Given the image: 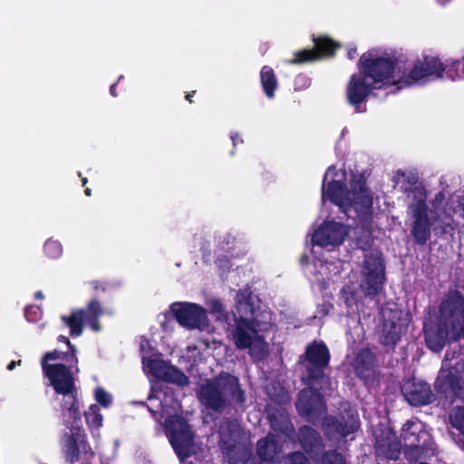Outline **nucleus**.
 I'll return each mask as SVG.
<instances>
[{
    "mask_svg": "<svg viewBox=\"0 0 464 464\" xmlns=\"http://www.w3.org/2000/svg\"><path fill=\"white\" fill-rule=\"evenodd\" d=\"M330 309H331V305L329 304H324L323 308L317 312L315 316L322 317V316L327 314L329 313Z\"/></svg>",
    "mask_w": 464,
    "mask_h": 464,
    "instance_id": "obj_38",
    "label": "nucleus"
},
{
    "mask_svg": "<svg viewBox=\"0 0 464 464\" xmlns=\"http://www.w3.org/2000/svg\"><path fill=\"white\" fill-rule=\"evenodd\" d=\"M426 432L422 431V425L419 421H407L401 430V437L404 440L405 447L413 448L417 451L420 449V441L426 436Z\"/></svg>",
    "mask_w": 464,
    "mask_h": 464,
    "instance_id": "obj_22",
    "label": "nucleus"
},
{
    "mask_svg": "<svg viewBox=\"0 0 464 464\" xmlns=\"http://www.w3.org/2000/svg\"><path fill=\"white\" fill-rule=\"evenodd\" d=\"M464 375V363L461 362V356L446 355L442 362L441 369L436 381V386L441 392L452 391L457 393L459 388V382L463 380Z\"/></svg>",
    "mask_w": 464,
    "mask_h": 464,
    "instance_id": "obj_16",
    "label": "nucleus"
},
{
    "mask_svg": "<svg viewBox=\"0 0 464 464\" xmlns=\"http://www.w3.org/2000/svg\"><path fill=\"white\" fill-rule=\"evenodd\" d=\"M314 50H303L295 53L293 63L311 62L333 55L338 44L326 37H319L314 40Z\"/></svg>",
    "mask_w": 464,
    "mask_h": 464,
    "instance_id": "obj_20",
    "label": "nucleus"
},
{
    "mask_svg": "<svg viewBox=\"0 0 464 464\" xmlns=\"http://www.w3.org/2000/svg\"><path fill=\"white\" fill-rule=\"evenodd\" d=\"M150 411L157 418L164 419L169 442L180 459L189 457L195 452L193 434L178 412L180 410L179 401L173 396L169 387L152 388V394L149 396Z\"/></svg>",
    "mask_w": 464,
    "mask_h": 464,
    "instance_id": "obj_5",
    "label": "nucleus"
},
{
    "mask_svg": "<svg viewBox=\"0 0 464 464\" xmlns=\"http://www.w3.org/2000/svg\"><path fill=\"white\" fill-rule=\"evenodd\" d=\"M42 312L39 306L28 305L24 309V317L30 323H34L41 318Z\"/></svg>",
    "mask_w": 464,
    "mask_h": 464,
    "instance_id": "obj_33",
    "label": "nucleus"
},
{
    "mask_svg": "<svg viewBox=\"0 0 464 464\" xmlns=\"http://www.w3.org/2000/svg\"><path fill=\"white\" fill-rule=\"evenodd\" d=\"M260 81L266 95L270 99L273 98L277 88V79L274 70L269 66H264L260 72Z\"/></svg>",
    "mask_w": 464,
    "mask_h": 464,
    "instance_id": "obj_25",
    "label": "nucleus"
},
{
    "mask_svg": "<svg viewBox=\"0 0 464 464\" xmlns=\"http://www.w3.org/2000/svg\"><path fill=\"white\" fill-rule=\"evenodd\" d=\"M373 353L365 349L357 354L353 362V367L360 377L368 378L373 372Z\"/></svg>",
    "mask_w": 464,
    "mask_h": 464,
    "instance_id": "obj_23",
    "label": "nucleus"
},
{
    "mask_svg": "<svg viewBox=\"0 0 464 464\" xmlns=\"http://www.w3.org/2000/svg\"><path fill=\"white\" fill-rule=\"evenodd\" d=\"M285 430H287V425H288V422L286 420H285Z\"/></svg>",
    "mask_w": 464,
    "mask_h": 464,
    "instance_id": "obj_53",
    "label": "nucleus"
},
{
    "mask_svg": "<svg viewBox=\"0 0 464 464\" xmlns=\"http://www.w3.org/2000/svg\"><path fill=\"white\" fill-rule=\"evenodd\" d=\"M78 359L75 351L62 353L53 351L47 353L42 359L44 375L56 393L62 396L61 407L63 421L73 425L80 420V411L74 385V375L78 372Z\"/></svg>",
    "mask_w": 464,
    "mask_h": 464,
    "instance_id": "obj_4",
    "label": "nucleus"
},
{
    "mask_svg": "<svg viewBox=\"0 0 464 464\" xmlns=\"http://www.w3.org/2000/svg\"><path fill=\"white\" fill-rule=\"evenodd\" d=\"M356 55V49L355 48H352L348 51V57L350 59H353Z\"/></svg>",
    "mask_w": 464,
    "mask_h": 464,
    "instance_id": "obj_43",
    "label": "nucleus"
},
{
    "mask_svg": "<svg viewBox=\"0 0 464 464\" xmlns=\"http://www.w3.org/2000/svg\"><path fill=\"white\" fill-rule=\"evenodd\" d=\"M402 392L407 401L414 406L425 405L433 400L430 386L420 381L410 380L405 382L402 385Z\"/></svg>",
    "mask_w": 464,
    "mask_h": 464,
    "instance_id": "obj_19",
    "label": "nucleus"
},
{
    "mask_svg": "<svg viewBox=\"0 0 464 464\" xmlns=\"http://www.w3.org/2000/svg\"><path fill=\"white\" fill-rule=\"evenodd\" d=\"M289 464H308L306 458L302 453H295L288 459Z\"/></svg>",
    "mask_w": 464,
    "mask_h": 464,
    "instance_id": "obj_37",
    "label": "nucleus"
},
{
    "mask_svg": "<svg viewBox=\"0 0 464 464\" xmlns=\"http://www.w3.org/2000/svg\"><path fill=\"white\" fill-rule=\"evenodd\" d=\"M63 450L66 459L71 461L90 460L94 453L86 441V434L81 429L72 430L70 434L63 438Z\"/></svg>",
    "mask_w": 464,
    "mask_h": 464,
    "instance_id": "obj_17",
    "label": "nucleus"
},
{
    "mask_svg": "<svg viewBox=\"0 0 464 464\" xmlns=\"http://www.w3.org/2000/svg\"><path fill=\"white\" fill-rule=\"evenodd\" d=\"M329 199L349 218L366 221L372 213V194L365 184L362 173L337 170L334 166L327 169L322 187L323 203Z\"/></svg>",
    "mask_w": 464,
    "mask_h": 464,
    "instance_id": "obj_3",
    "label": "nucleus"
},
{
    "mask_svg": "<svg viewBox=\"0 0 464 464\" xmlns=\"http://www.w3.org/2000/svg\"><path fill=\"white\" fill-rule=\"evenodd\" d=\"M323 464H345L342 455L332 452L324 456Z\"/></svg>",
    "mask_w": 464,
    "mask_h": 464,
    "instance_id": "obj_34",
    "label": "nucleus"
},
{
    "mask_svg": "<svg viewBox=\"0 0 464 464\" xmlns=\"http://www.w3.org/2000/svg\"><path fill=\"white\" fill-rule=\"evenodd\" d=\"M258 298L248 289L240 290L236 297L234 325L230 336L237 349L247 350L255 361L269 354L266 334L271 328V314L260 309Z\"/></svg>",
    "mask_w": 464,
    "mask_h": 464,
    "instance_id": "obj_2",
    "label": "nucleus"
},
{
    "mask_svg": "<svg viewBox=\"0 0 464 464\" xmlns=\"http://www.w3.org/2000/svg\"><path fill=\"white\" fill-rule=\"evenodd\" d=\"M110 92H111L112 96H116V93H115V84L111 86Z\"/></svg>",
    "mask_w": 464,
    "mask_h": 464,
    "instance_id": "obj_47",
    "label": "nucleus"
},
{
    "mask_svg": "<svg viewBox=\"0 0 464 464\" xmlns=\"http://www.w3.org/2000/svg\"><path fill=\"white\" fill-rule=\"evenodd\" d=\"M43 251L49 259H58L62 256L63 248L57 239L48 238L43 246Z\"/></svg>",
    "mask_w": 464,
    "mask_h": 464,
    "instance_id": "obj_28",
    "label": "nucleus"
},
{
    "mask_svg": "<svg viewBox=\"0 0 464 464\" xmlns=\"http://www.w3.org/2000/svg\"><path fill=\"white\" fill-rule=\"evenodd\" d=\"M35 297L37 299H43L44 298V295H43V293L41 291H38V292L35 293Z\"/></svg>",
    "mask_w": 464,
    "mask_h": 464,
    "instance_id": "obj_46",
    "label": "nucleus"
},
{
    "mask_svg": "<svg viewBox=\"0 0 464 464\" xmlns=\"http://www.w3.org/2000/svg\"><path fill=\"white\" fill-rule=\"evenodd\" d=\"M85 194H86V196H90L91 195V189L90 188H86L85 189Z\"/></svg>",
    "mask_w": 464,
    "mask_h": 464,
    "instance_id": "obj_50",
    "label": "nucleus"
},
{
    "mask_svg": "<svg viewBox=\"0 0 464 464\" xmlns=\"http://www.w3.org/2000/svg\"><path fill=\"white\" fill-rule=\"evenodd\" d=\"M17 363H20V361L17 362ZM16 365V362H11L8 365H7V369L9 371H12Z\"/></svg>",
    "mask_w": 464,
    "mask_h": 464,
    "instance_id": "obj_45",
    "label": "nucleus"
},
{
    "mask_svg": "<svg viewBox=\"0 0 464 464\" xmlns=\"http://www.w3.org/2000/svg\"><path fill=\"white\" fill-rule=\"evenodd\" d=\"M152 347L147 340L140 342L143 371L146 375L174 383L178 386L188 384V378L177 367L163 361L160 354L151 352Z\"/></svg>",
    "mask_w": 464,
    "mask_h": 464,
    "instance_id": "obj_10",
    "label": "nucleus"
},
{
    "mask_svg": "<svg viewBox=\"0 0 464 464\" xmlns=\"http://www.w3.org/2000/svg\"><path fill=\"white\" fill-rule=\"evenodd\" d=\"M104 313L97 300L88 303L85 309L73 310L72 313L61 317L65 326L69 327L72 336H79L82 333L83 324L88 325L92 331H100L101 325L98 322L100 316Z\"/></svg>",
    "mask_w": 464,
    "mask_h": 464,
    "instance_id": "obj_11",
    "label": "nucleus"
},
{
    "mask_svg": "<svg viewBox=\"0 0 464 464\" xmlns=\"http://www.w3.org/2000/svg\"><path fill=\"white\" fill-rule=\"evenodd\" d=\"M403 312L397 308L383 307L382 309V343L385 345L394 344L405 327Z\"/></svg>",
    "mask_w": 464,
    "mask_h": 464,
    "instance_id": "obj_18",
    "label": "nucleus"
},
{
    "mask_svg": "<svg viewBox=\"0 0 464 464\" xmlns=\"http://www.w3.org/2000/svg\"><path fill=\"white\" fill-rule=\"evenodd\" d=\"M95 401L103 408H109L112 403V395L102 387H97L93 392Z\"/></svg>",
    "mask_w": 464,
    "mask_h": 464,
    "instance_id": "obj_32",
    "label": "nucleus"
},
{
    "mask_svg": "<svg viewBox=\"0 0 464 464\" xmlns=\"http://www.w3.org/2000/svg\"><path fill=\"white\" fill-rule=\"evenodd\" d=\"M374 432L376 440V450L380 455H383L391 459H397L401 452V444L397 440L392 430H385Z\"/></svg>",
    "mask_w": 464,
    "mask_h": 464,
    "instance_id": "obj_21",
    "label": "nucleus"
},
{
    "mask_svg": "<svg viewBox=\"0 0 464 464\" xmlns=\"http://www.w3.org/2000/svg\"><path fill=\"white\" fill-rule=\"evenodd\" d=\"M447 76L449 78H450L451 80H456V79L461 78V75L459 73H458V72L452 73L450 69L448 70Z\"/></svg>",
    "mask_w": 464,
    "mask_h": 464,
    "instance_id": "obj_40",
    "label": "nucleus"
},
{
    "mask_svg": "<svg viewBox=\"0 0 464 464\" xmlns=\"http://www.w3.org/2000/svg\"><path fill=\"white\" fill-rule=\"evenodd\" d=\"M84 416L86 423L91 430H99L102 426L103 417L97 404H91Z\"/></svg>",
    "mask_w": 464,
    "mask_h": 464,
    "instance_id": "obj_27",
    "label": "nucleus"
},
{
    "mask_svg": "<svg viewBox=\"0 0 464 464\" xmlns=\"http://www.w3.org/2000/svg\"><path fill=\"white\" fill-rule=\"evenodd\" d=\"M334 427L341 436L346 437L358 429V427H359L358 416L353 413H351L349 415V421L347 424L343 425L342 423H337V424L334 423Z\"/></svg>",
    "mask_w": 464,
    "mask_h": 464,
    "instance_id": "obj_29",
    "label": "nucleus"
},
{
    "mask_svg": "<svg viewBox=\"0 0 464 464\" xmlns=\"http://www.w3.org/2000/svg\"><path fill=\"white\" fill-rule=\"evenodd\" d=\"M210 310L212 314H216L218 315V319H220L223 316L225 319H227V316L224 314L223 304L218 300H214L211 302Z\"/></svg>",
    "mask_w": 464,
    "mask_h": 464,
    "instance_id": "obj_35",
    "label": "nucleus"
},
{
    "mask_svg": "<svg viewBox=\"0 0 464 464\" xmlns=\"http://www.w3.org/2000/svg\"><path fill=\"white\" fill-rule=\"evenodd\" d=\"M426 343L434 352L442 349L447 339L464 336V297L450 292L441 301L437 322L425 331Z\"/></svg>",
    "mask_w": 464,
    "mask_h": 464,
    "instance_id": "obj_6",
    "label": "nucleus"
},
{
    "mask_svg": "<svg viewBox=\"0 0 464 464\" xmlns=\"http://www.w3.org/2000/svg\"><path fill=\"white\" fill-rule=\"evenodd\" d=\"M229 430L231 431V435L234 437L237 430V425L236 423L231 424V429Z\"/></svg>",
    "mask_w": 464,
    "mask_h": 464,
    "instance_id": "obj_44",
    "label": "nucleus"
},
{
    "mask_svg": "<svg viewBox=\"0 0 464 464\" xmlns=\"http://www.w3.org/2000/svg\"><path fill=\"white\" fill-rule=\"evenodd\" d=\"M349 234V226H345L334 220L324 221L313 233L312 242L314 246L311 250L315 255V246L324 248L327 251H334L343 244Z\"/></svg>",
    "mask_w": 464,
    "mask_h": 464,
    "instance_id": "obj_12",
    "label": "nucleus"
},
{
    "mask_svg": "<svg viewBox=\"0 0 464 464\" xmlns=\"http://www.w3.org/2000/svg\"><path fill=\"white\" fill-rule=\"evenodd\" d=\"M257 453L264 461H274L277 455V442L274 435H268L257 443Z\"/></svg>",
    "mask_w": 464,
    "mask_h": 464,
    "instance_id": "obj_24",
    "label": "nucleus"
},
{
    "mask_svg": "<svg viewBox=\"0 0 464 464\" xmlns=\"http://www.w3.org/2000/svg\"><path fill=\"white\" fill-rule=\"evenodd\" d=\"M230 138L232 140V142H233L234 146H237V143H242L243 142L242 139H240L237 133H232Z\"/></svg>",
    "mask_w": 464,
    "mask_h": 464,
    "instance_id": "obj_39",
    "label": "nucleus"
},
{
    "mask_svg": "<svg viewBox=\"0 0 464 464\" xmlns=\"http://www.w3.org/2000/svg\"><path fill=\"white\" fill-rule=\"evenodd\" d=\"M361 273L360 291H357L353 285H345L342 290V297L350 307L360 301L362 294L375 295L382 290L384 282V266L378 251L365 256Z\"/></svg>",
    "mask_w": 464,
    "mask_h": 464,
    "instance_id": "obj_8",
    "label": "nucleus"
},
{
    "mask_svg": "<svg viewBox=\"0 0 464 464\" xmlns=\"http://www.w3.org/2000/svg\"><path fill=\"white\" fill-rule=\"evenodd\" d=\"M444 199V195L440 193L434 202V221L438 222L441 228L450 227L453 223H459L460 219L464 221V196L454 194L450 197L446 208H440Z\"/></svg>",
    "mask_w": 464,
    "mask_h": 464,
    "instance_id": "obj_15",
    "label": "nucleus"
},
{
    "mask_svg": "<svg viewBox=\"0 0 464 464\" xmlns=\"http://www.w3.org/2000/svg\"><path fill=\"white\" fill-rule=\"evenodd\" d=\"M450 424L464 434V409L456 407L450 413Z\"/></svg>",
    "mask_w": 464,
    "mask_h": 464,
    "instance_id": "obj_31",
    "label": "nucleus"
},
{
    "mask_svg": "<svg viewBox=\"0 0 464 464\" xmlns=\"http://www.w3.org/2000/svg\"><path fill=\"white\" fill-rule=\"evenodd\" d=\"M314 266H317V263H320V270L318 273L323 276H329L332 275H338L341 271L342 263L339 261L337 264H325L324 265L319 259L314 257L313 259Z\"/></svg>",
    "mask_w": 464,
    "mask_h": 464,
    "instance_id": "obj_30",
    "label": "nucleus"
},
{
    "mask_svg": "<svg viewBox=\"0 0 464 464\" xmlns=\"http://www.w3.org/2000/svg\"><path fill=\"white\" fill-rule=\"evenodd\" d=\"M186 98H187V100H188L189 102H191V100H190V99H191V94H188V95L186 96Z\"/></svg>",
    "mask_w": 464,
    "mask_h": 464,
    "instance_id": "obj_51",
    "label": "nucleus"
},
{
    "mask_svg": "<svg viewBox=\"0 0 464 464\" xmlns=\"http://www.w3.org/2000/svg\"><path fill=\"white\" fill-rule=\"evenodd\" d=\"M169 312L176 321L188 330H205L208 327L207 310L201 305L189 302H175Z\"/></svg>",
    "mask_w": 464,
    "mask_h": 464,
    "instance_id": "obj_14",
    "label": "nucleus"
},
{
    "mask_svg": "<svg viewBox=\"0 0 464 464\" xmlns=\"http://www.w3.org/2000/svg\"><path fill=\"white\" fill-rule=\"evenodd\" d=\"M199 398L202 403L216 411L221 410L225 400L229 398L236 402L244 401L237 379L229 374H222L215 380L208 381L200 389Z\"/></svg>",
    "mask_w": 464,
    "mask_h": 464,
    "instance_id": "obj_9",
    "label": "nucleus"
},
{
    "mask_svg": "<svg viewBox=\"0 0 464 464\" xmlns=\"http://www.w3.org/2000/svg\"><path fill=\"white\" fill-rule=\"evenodd\" d=\"M300 440L304 449L307 452H313L314 449L321 448V440L318 433L308 427H303L300 430Z\"/></svg>",
    "mask_w": 464,
    "mask_h": 464,
    "instance_id": "obj_26",
    "label": "nucleus"
},
{
    "mask_svg": "<svg viewBox=\"0 0 464 464\" xmlns=\"http://www.w3.org/2000/svg\"><path fill=\"white\" fill-rule=\"evenodd\" d=\"M295 89H305L310 85V80L304 75H298L295 81Z\"/></svg>",
    "mask_w": 464,
    "mask_h": 464,
    "instance_id": "obj_36",
    "label": "nucleus"
},
{
    "mask_svg": "<svg viewBox=\"0 0 464 464\" xmlns=\"http://www.w3.org/2000/svg\"><path fill=\"white\" fill-rule=\"evenodd\" d=\"M306 356L309 363L307 365L309 378L314 387L301 392L296 407L300 414L312 419L316 414H323L325 410L320 394L315 392V382L319 380L321 384L330 383L328 377L323 373L324 368L329 362V352L324 343H314L307 347Z\"/></svg>",
    "mask_w": 464,
    "mask_h": 464,
    "instance_id": "obj_7",
    "label": "nucleus"
},
{
    "mask_svg": "<svg viewBox=\"0 0 464 464\" xmlns=\"http://www.w3.org/2000/svg\"><path fill=\"white\" fill-rule=\"evenodd\" d=\"M445 67L435 55H423L414 61L380 56L375 51L362 55L359 72L347 85L349 102L357 111H363L362 103L372 90L390 89V92L422 84L443 77Z\"/></svg>",
    "mask_w": 464,
    "mask_h": 464,
    "instance_id": "obj_1",
    "label": "nucleus"
},
{
    "mask_svg": "<svg viewBox=\"0 0 464 464\" xmlns=\"http://www.w3.org/2000/svg\"><path fill=\"white\" fill-rule=\"evenodd\" d=\"M452 66L453 67H459L460 66V63L459 61H455L452 63Z\"/></svg>",
    "mask_w": 464,
    "mask_h": 464,
    "instance_id": "obj_48",
    "label": "nucleus"
},
{
    "mask_svg": "<svg viewBox=\"0 0 464 464\" xmlns=\"http://www.w3.org/2000/svg\"><path fill=\"white\" fill-rule=\"evenodd\" d=\"M58 340H59L60 342H65V343H67V345H68V346L70 347V349H71V352H70V353H72V350H74V351L76 352V350H75V349L71 345L70 342L68 341V339H67L65 336L60 335V336L58 337Z\"/></svg>",
    "mask_w": 464,
    "mask_h": 464,
    "instance_id": "obj_41",
    "label": "nucleus"
},
{
    "mask_svg": "<svg viewBox=\"0 0 464 464\" xmlns=\"http://www.w3.org/2000/svg\"><path fill=\"white\" fill-rule=\"evenodd\" d=\"M87 182V179L84 178L82 179V184L84 185Z\"/></svg>",
    "mask_w": 464,
    "mask_h": 464,
    "instance_id": "obj_52",
    "label": "nucleus"
},
{
    "mask_svg": "<svg viewBox=\"0 0 464 464\" xmlns=\"http://www.w3.org/2000/svg\"><path fill=\"white\" fill-rule=\"evenodd\" d=\"M220 435H221V440L224 443H227V433H226V430L224 427H221V430H220Z\"/></svg>",
    "mask_w": 464,
    "mask_h": 464,
    "instance_id": "obj_42",
    "label": "nucleus"
},
{
    "mask_svg": "<svg viewBox=\"0 0 464 464\" xmlns=\"http://www.w3.org/2000/svg\"><path fill=\"white\" fill-rule=\"evenodd\" d=\"M302 263L308 262V257L306 256H304L301 259Z\"/></svg>",
    "mask_w": 464,
    "mask_h": 464,
    "instance_id": "obj_49",
    "label": "nucleus"
},
{
    "mask_svg": "<svg viewBox=\"0 0 464 464\" xmlns=\"http://www.w3.org/2000/svg\"><path fill=\"white\" fill-rule=\"evenodd\" d=\"M410 197L412 202L410 205V213L413 218L411 234L419 244H425L430 237V223L425 204L426 194L422 188H415Z\"/></svg>",
    "mask_w": 464,
    "mask_h": 464,
    "instance_id": "obj_13",
    "label": "nucleus"
}]
</instances>
